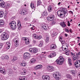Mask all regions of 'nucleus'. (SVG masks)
Instances as JSON below:
<instances>
[{"label": "nucleus", "mask_w": 80, "mask_h": 80, "mask_svg": "<svg viewBox=\"0 0 80 80\" xmlns=\"http://www.w3.org/2000/svg\"><path fill=\"white\" fill-rule=\"evenodd\" d=\"M68 12L67 11H58L57 12V15L59 18H64L65 16H66V14H67L66 16L68 15V13H67Z\"/></svg>", "instance_id": "nucleus-1"}, {"label": "nucleus", "mask_w": 80, "mask_h": 80, "mask_svg": "<svg viewBox=\"0 0 80 80\" xmlns=\"http://www.w3.org/2000/svg\"><path fill=\"white\" fill-rule=\"evenodd\" d=\"M65 59L63 58L62 56H60L55 61V62L58 65H62Z\"/></svg>", "instance_id": "nucleus-2"}, {"label": "nucleus", "mask_w": 80, "mask_h": 80, "mask_svg": "<svg viewBox=\"0 0 80 80\" xmlns=\"http://www.w3.org/2000/svg\"><path fill=\"white\" fill-rule=\"evenodd\" d=\"M9 36L6 32H2L1 35V38L2 40H6L8 38Z\"/></svg>", "instance_id": "nucleus-3"}, {"label": "nucleus", "mask_w": 80, "mask_h": 80, "mask_svg": "<svg viewBox=\"0 0 80 80\" xmlns=\"http://www.w3.org/2000/svg\"><path fill=\"white\" fill-rule=\"evenodd\" d=\"M53 77L56 80H59L61 78V75L58 72H55L53 74Z\"/></svg>", "instance_id": "nucleus-4"}, {"label": "nucleus", "mask_w": 80, "mask_h": 80, "mask_svg": "<svg viewBox=\"0 0 80 80\" xmlns=\"http://www.w3.org/2000/svg\"><path fill=\"white\" fill-rule=\"evenodd\" d=\"M54 5V4L52 3L51 5H50L48 6V11L49 13L52 12H53V6Z\"/></svg>", "instance_id": "nucleus-5"}, {"label": "nucleus", "mask_w": 80, "mask_h": 80, "mask_svg": "<svg viewBox=\"0 0 80 80\" xmlns=\"http://www.w3.org/2000/svg\"><path fill=\"white\" fill-rule=\"evenodd\" d=\"M30 54L26 52L24 54L23 58L25 60L28 59L30 58Z\"/></svg>", "instance_id": "nucleus-6"}, {"label": "nucleus", "mask_w": 80, "mask_h": 80, "mask_svg": "<svg viewBox=\"0 0 80 80\" xmlns=\"http://www.w3.org/2000/svg\"><path fill=\"white\" fill-rule=\"evenodd\" d=\"M0 7L2 8H5V2L3 0H0Z\"/></svg>", "instance_id": "nucleus-7"}, {"label": "nucleus", "mask_w": 80, "mask_h": 80, "mask_svg": "<svg viewBox=\"0 0 80 80\" xmlns=\"http://www.w3.org/2000/svg\"><path fill=\"white\" fill-rule=\"evenodd\" d=\"M79 64V65H78ZM74 65L75 66H76L77 65H78L75 66L76 68H80V60H79L78 61H77L75 62L74 63Z\"/></svg>", "instance_id": "nucleus-8"}, {"label": "nucleus", "mask_w": 80, "mask_h": 80, "mask_svg": "<svg viewBox=\"0 0 80 80\" xmlns=\"http://www.w3.org/2000/svg\"><path fill=\"white\" fill-rule=\"evenodd\" d=\"M33 37L34 38H36V39H41L42 38V36H38V35H37L35 34H33Z\"/></svg>", "instance_id": "nucleus-9"}, {"label": "nucleus", "mask_w": 80, "mask_h": 80, "mask_svg": "<svg viewBox=\"0 0 80 80\" xmlns=\"http://www.w3.org/2000/svg\"><path fill=\"white\" fill-rule=\"evenodd\" d=\"M56 56V53L55 52H52L51 53L50 55L48 56L49 58H52V57H54Z\"/></svg>", "instance_id": "nucleus-10"}, {"label": "nucleus", "mask_w": 80, "mask_h": 80, "mask_svg": "<svg viewBox=\"0 0 80 80\" xmlns=\"http://www.w3.org/2000/svg\"><path fill=\"white\" fill-rule=\"evenodd\" d=\"M42 27V29L44 30H47L48 29V26L47 25L44 24Z\"/></svg>", "instance_id": "nucleus-11"}, {"label": "nucleus", "mask_w": 80, "mask_h": 80, "mask_svg": "<svg viewBox=\"0 0 80 80\" xmlns=\"http://www.w3.org/2000/svg\"><path fill=\"white\" fill-rule=\"evenodd\" d=\"M14 42L15 43V46L16 47H17L18 45H19V40L18 39H16L14 40Z\"/></svg>", "instance_id": "nucleus-12"}, {"label": "nucleus", "mask_w": 80, "mask_h": 80, "mask_svg": "<svg viewBox=\"0 0 80 80\" xmlns=\"http://www.w3.org/2000/svg\"><path fill=\"white\" fill-rule=\"evenodd\" d=\"M42 78L43 80H49L50 77L48 76L43 75L42 77Z\"/></svg>", "instance_id": "nucleus-13"}, {"label": "nucleus", "mask_w": 80, "mask_h": 80, "mask_svg": "<svg viewBox=\"0 0 80 80\" xmlns=\"http://www.w3.org/2000/svg\"><path fill=\"white\" fill-rule=\"evenodd\" d=\"M21 14L22 15H26L27 14L28 12L26 10H21Z\"/></svg>", "instance_id": "nucleus-14"}, {"label": "nucleus", "mask_w": 80, "mask_h": 80, "mask_svg": "<svg viewBox=\"0 0 80 80\" xmlns=\"http://www.w3.org/2000/svg\"><path fill=\"white\" fill-rule=\"evenodd\" d=\"M20 21L19 20L18 21L17 25L18 27V29L19 30H20L21 28H22V25H21V23H20Z\"/></svg>", "instance_id": "nucleus-15"}, {"label": "nucleus", "mask_w": 80, "mask_h": 80, "mask_svg": "<svg viewBox=\"0 0 80 80\" xmlns=\"http://www.w3.org/2000/svg\"><path fill=\"white\" fill-rule=\"evenodd\" d=\"M50 48L51 50H53L54 49H55V48H57V46H56V45L55 44H53L50 45Z\"/></svg>", "instance_id": "nucleus-16"}, {"label": "nucleus", "mask_w": 80, "mask_h": 80, "mask_svg": "<svg viewBox=\"0 0 80 80\" xmlns=\"http://www.w3.org/2000/svg\"><path fill=\"white\" fill-rule=\"evenodd\" d=\"M48 70L49 72H53V71H54L55 69L53 66H49Z\"/></svg>", "instance_id": "nucleus-17"}, {"label": "nucleus", "mask_w": 80, "mask_h": 80, "mask_svg": "<svg viewBox=\"0 0 80 80\" xmlns=\"http://www.w3.org/2000/svg\"><path fill=\"white\" fill-rule=\"evenodd\" d=\"M48 15V13L47 12L45 11L43 12L42 14V16L41 17V18H44L43 17H45V16H47Z\"/></svg>", "instance_id": "nucleus-18"}, {"label": "nucleus", "mask_w": 80, "mask_h": 80, "mask_svg": "<svg viewBox=\"0 0 80 80\" xmlns=\"http://www.w3.org/2000/svg\"><path fill=\"white\" fill-rule=\"evenodd\" d=\"M60 25L62 27L64 28V27H66V24H65V22H60Z\"/></svg>", "instance_id": "nucleus-19"}, {"label": "nucleus", "mask_w": 80, "mask_h": 80, "mask_svg": "<svg viewBox=\"0 0 80 80\" xmlns=\"http://www.w3.org/2000/svg\"><path fill=\"white\" fill-rule=\"evenodd\" d=\"M30 6L32 8H34V10H35V9H36V8H35L36 6H35V4H34V3H31Z\"/></svg>", "instance_id": "nucleus-20"}, {"label": "nucleus", "mask_w": 80, "mask_h": 80, "mask_svg": "<svg viewBox=\"0 0 80 80\" xmlns=\"http://www.w3.org/2000/svg\"><path fill=\"white\" fill-rule=\"evenodd\" d=\"M72 60L73 61H75V60L77 61V60H78V56H75L72 57Z\"/></svg>", "instance_id": "nucleus-21"}, {"label": "nucleus", "mask_w": 80, "mask_h": 80, "mask_svg": "<svg viewBox=\"0 0 80 80\" xmlns=\"http://www.w3.org/2000/svg\"><path fill=\"white\" fill-rule=\"evenodd\" d=\"M0 72L1 73L3 74H5V70L3 69L2 68H0Z\"/></svg>", "instance_id": "nucleus-22"}, {"label": "nucleus", "mask_w": 80, "mask_h": 80, "mask_svg": "<svg viewBox=\"0 0 80 80\" xmlns=\"http://www.w3.org/2000/svg\"><path fill=\"white\" fill-rule=\"evenodd\" d=\"M42 66L41 65H38L35 67V70H38V69L42 68Z\"/></svg>", "instance_id": "nucleus-23"}, {"label": "nucleus", "mask_w": 80, "mask_h": 80, "mask_svg": "<svg viewBox=\"0 0 80 80\" xmlns=\"http://www.w3.org/2000/svg\"><path fill=\"white\" fill-rule=\"evenodd\" d=\"M5 22L3 21L0 20V27H2L4 25Z\"/></svg>", "instance_id": "nucleus-24"}, {"label": "nucleus", "mask_w": 80, "mask_h": 80, "mask_svg": "<svg viewBox=\"0 0 80 80\" xmlns=\"http://www.w3.org/2000/svg\"><path fill=\"white\" fill-rule=\"evenodd\" d=\"M18 80H27L26 77L25 76H20L19 77Z\"/></svg>", "instance_id": "nucleus-25"}, {"label": "nucleus", "mask_w": 80, "mask_h": 80, "mask_svg": "<svg viewBox=\"0 0 80 80\" xmlns=\"http://www.w3.org/2000/svg\"><path fill=\"white\" fill-rule=\"evenodd\" d=\"M32 52L34 53H36L38 52V49L35 48H32Z\"/></svg>", "instance_id": "nucleus-26"}, {"label": "nucleus", "mask_w": 80, "mask_h": 80, "mask_svg": "<svg viewBox=\"0 0 80 80\" xmlns=\"http://www.w3.org/2000/svg\"><path fill=\"white\" fill-rule=\"evenodd\" d=\"M45 53H46V52H42V53L40 55V57L41 58H43V57H45Z\"/></svg>", "instance_id": "nucleus-27"}, {"label": "nucleus", "mask_w": 80, "mask_h": 80, "mask_svg": "<svg viewBox=\"0 0 80 80\" xmlns=\"http://www.w3.org/2000/svg\"><path fill=\"white\" fill-rule=\"evenodd\" d=\"M10 27L12 30H15L17 28V24H15L14 25H11Z\"/></svg>", "instance_id": "nucleus-28"}, {"label": "nucleus", "mask_w": 80, "mask_h": 80, "mask_svg": "<svg viewBox=\"0 0 80 80\" xmlns=\"http://www.w3.org/2000/svg\"><path fill=\"white\" fill-rule=\"evenodd\" d=\"M67 77L68 79H69L70 80H72V77L69 74H67Z\"/></svg>", "instance_id": "nucleus-29"}, {"label": "nucleus", "mask_w": 80, "mask_h": 80, "mask_svg": "<svg viewBox=\"0 0 80 80\" xmlns=\"http://www.w3.org/2000/svg\"><path fill=\"white\" fill-rule=\"evenodd\" d=\"M70 72L71 74H72L73 76H75V71L72 70L70 71Z\"/></svg>", "instance_id": "nucleus-30"}, {"label": "nucleus", "mask_w": 80, "mask_h": 80, "mask_svg": "<svg viewBox=\"0 0 80 80\" xmlns=\"http://www.w3.org/2000/svg\"><path fill=\"white\" fill-rule=\"evenodd\" d=\"M25 43L26 45H28L30 43V41H29V39L28 38H26V40H25Z\"/></svg>", "instance_id": "nucleus-31"}, {"label": "nucleus", "mask_w": 80, "mask_h": 80, "mask_svg": "<svg viewBox=\"0 0 80 80\" xmlns=\"http://www.w3.org/2000/svg\"><path fill=\"white\" fill-rule=\"evenodd\" d=\"M26 73H27V70L25 69L23 71H22L20 73V74L22 75H25L26 74Z\"/></svg>", "instance_id": "nucleus-32"}, {"label": "nucleus", "mask_w": 80, "mask_h": 80, "mask_svg": "<svg viewBox=\"0 0 80 80\" xmlns=\"http://www.w3.org/2000/svg\"><path fill=\"white\" fill-rule=\"evenodd\" d=\"M6 44L7 45V47H6L7 49H9L10 47V43L9 42H6Z\"/></svg>", "instance_id": "nucleus-33"}, {"label": "nucleus", "mask_w": 80, "mask_h": 80, "mask_svg": "<svg viewBox=\"0 0 80 80\" xmlns=\"http://www.w3.org/2000/svg\"><path fill=\"white\" fill-rule=\"evenodd\" d=\"M15 24H17V23H16L15 21H12L9 23V24L11 25H14Z\"/></svg>", "instance_id": "nucleus-34"}, {"label": "nucleus", "mask_w": 80, "mask_h": 80, "mask_svg": "<svg viewBox=\"0 0 80 80\" xmlns=\"http://www.w3.org/2000/svg\"><path fill=\"white\" fill-rule=\"evenodd\" d=\"M15 24H17V23H16L15 21H12L9 23V24L11 25H14Z\"/></svg>", "instance_id": "nucleus-35"}, {"label": "nucleus", "mask_w": 80, "mask_h": 80, "mask_svg": "<svg viewBox=\"0 0 80 80\" xmlns=\"http://www.w3.org/2000/svg\"><path fill=\"white\" fill-rule=\"evenodd\" d=\"M20 65L22 67H25L27 65V63L26 62H24L22 63H20Z\"/></svg>", "instance_id": "nucleus-36"}, {"label": "nucleus", "mask_w": 80, "mask_h": 80, "mask_svg": "<svg viewBox=\"0 0 80 80\" xmlns=\"http://www.w3.org/2000/svg\"><path fill=\"white\" fill-rule=\"evenodd\" d=\"M50 37L48 36H46V39L45 41L46 43H48L49 42V39L48 38H49Z\"/></svg>", "instance_id": "nucleus-37"}, {"label": "nucleus", "mask_w": 80, "mask_h": 80, "mask_svg": "<svg viewBox=\"0 0 80 80\" xmlns=\"http://www.w3.org/2000/svg\"><path fill=\"white\" fill-rule=\"evenodd\" d=\"M4 14V13L3 12V11H0V18H2V17H3Z\"/></svg>", "instance_id": "nucleus-38"}, {"label": "nucleus", "mask_w": 80, "mask_h": 80, "mask_svg": "<svg viewBox=\"0 0 80 80\" xmlns=\"http://www.w3.org/2000/svg\"><path fill=\"white\" fill-rule=\"evenodd\" d=\"M68 63L70 65H72V60L71 59L69 58L68 59Z\"/></svg>", "instance_id": "nucleus-39"}, {"label": "nucleus", "mask_w": 80, "mask_h": 80, "mask_svg": "<svg viewBox=\"0 0 80 80\" xmlns=\"http://www.w3.org/2000/svg\"><path fill=\"white\" fill-rule=\"evenodd\" d=\"M8 75L10 76H12L13 75V72L12 70L11 71H9L8 72Z\"/></svg>", "instance_id": "nucleus-40"}, {"label": "nucleus", "mask_w": 80, "mask_h": 80, "mask_svg": "<svg viewBox=\"0 0 80 80\" xmlns=\"http://www.w3.org/2000/svg\"><path fill=\"white\" fill-rule=\"evenodd\" d=\"M51 34L53 36H56V35H57V33L55 32H52V31H51Z\"/></svg>", "instance_id": "nucleus-41"}, {"label": "nucleus", "mask_w": 80, "mask_h": 80, "mask_svg": "<svg viewBox=\"0 0 80 80\" xmlns=\"http://www.w3.org/2000/svg\"><path fill=\"white\" fill-rule=\"evenodd\" d=\"M53 20L52 18H51L49 16L47 18V20L50 22V21H52Z\"/></svg>", "instance_id": "nucleus-42"}, {"label": "nucleus", "mask_w": 80, "mask_h": 80, "mask_svg": "<svg viewBox=\"0 0 80 80\" xmlns=\"http://www.w3.org/2000/svg\"><path fill=\"white\" fill-rule=\"evenodd\" d=\"M35 62H36V59L34 58L32 59L31 60V63H34Z\"/></svg>", "instance_id": "nucleus-43"}, {"label": "nucleus", "mask_w": 80, "mask_h": 80, "mask_svg": "<svg viewBox=\"0 0 80 80\" xmlns=\"http://www.w3.org/2000/svg\"><path fill=\"white\" fill-rule=\"evenodd\" d=\"M18 58H17V57L16 56H14L13 57V59H12V61L14 62L15 61V60H17Z\"/></svg>", "instance_id": "nucleus-44"}, {"label": "nucleus", "mask_w": 80, "mask_h": 80, "mask_svg": "<svg viewBox=\"0 0 80 80\" xmlns=\"http://www.w3.org/2000/svg\"><path fill=\"white\" fill-rule=\"evenodd\" d=\"M49 17L51 18L53 20L54 19V18H55V16L52 14L50 15Z\"/></svg>", "instance_id": "nucleus-45"}, {"label": "nucleus", "mask_w": 80, "mask_h": 80, "mask_svg": "<svg viewBox=\"0 0 80 80\" xmlns=\"http://www.w3.org/2000/svg\"><path fill=\"white\" fill-rule=\"evenodd\" d=\"M41 4H42V2H41V1H38V2H37L38 6L40 5H42Z\"/></svg>", "instance_id": "nucleus-46"}, {"label": "nucleus", "mask_w": 80, "mask_h": 80, "mask_svg": "<svg viewBox=\"0 0 80 80\" xmlns=\"http://www.w3.org/2000/svg\"><path fill=\"white\" fill-rule=\"evenodd\" d=\"M70 54L71 57H74L75 56V53H74L71 52Z\"/></svg>", "instance_id": "nucleus-47"}, {"label": "nucleus", "mask_w": 80, "mask_h": 80, "mask_svg": "<svg viewBox=\"0 0 80 80\" xmlns=\"http://www.w3.org/2000/svg\"><path fill=\"white\" fill-rule=\"evenodd\" d=\"M55 23V21L54 20L52 21L51 22V25H54Z\"/></svg>", "instance_id": "nucleus-48"}, {"label": "nucleus", "mask_w": 80, "mask_h": 80, "mask_svg": "<svg viewBox=\"0 0 80 80\" xmlns=\"http://www.w3.org/2000/svg\"><path fill=\"white\" fill-rule=\"evenodd\" d=\"M69 53H70V52H69V51H67L66 52H65L66 55H69Z\"/></svg>", "instance_id": "nucleus-49"}, {"label": "nucleus", "mask_w": 80, "mask_h": 80, "mask_svg": "<svg viewBox=\"0 0 80 80\" xmlns=\"http://www.w3.org/2000/svg\"><path fill=\"white\" fill-rule=\"evenodd\" d=\"M59 41H60V42H62V37H59Z\"/></svg>", "instance_id": "nucleus-50"}, {"label": "nucleus", "mask_w": 80, "mask_h": 80, "mask_svg": "<svg viewBox=\"0 0 80 80\" xmlns=\"http://www.w3.org/2000/svg\"><path fill=\"white\" fill-rule=\"evenodd\" d=\"M5 57V60H8L9 57L8 56H6Z\"/></svg>", "instance_id": "nucleus-51"}, {"label": "nucleus", "mask_w": 80, "mask_h": 80, "mask_svg": "<svg viewBox=\"0 0 80 80\" xmlns=\"http://www.w3.org/2000/svg\"><path fill=\"white\" fill-rule=\"evenodd\" d=\"M29 50L30 53H32V51H33V48H30Z\"/></svg>", "instance_id": "nucleus-52"}, {"label": "nucleus", "mask_w": 80, "mask_h": 80, "mask_svg": "<svg viewBox=\"0 0 80 80\" xmlns=\"http://www.w3.org/2000/svg\"><path fill=\"white\" fill-rule=\"evenodd\" d=\"M65 31L67 33H69V30H68V29L65 28Z\"/></svg>", "instance_id": "nucleus-53"}, {"label": "nucleus", "mask_w": 80, "mask_h": 80, "mask_svg": "<svg viewBox=\"0 0 80 80\" xmlns=\"http://www.w3.org/2000/svg\"><path fill=\"white\" fill-rule=\"evenodd\" d=\"M3 47V44L2 43H0V49L2 48V47Z\"/></svg>", "instance_id": "nucleus-54"}, {"label": "nucleus", "mask_w": 80, "mask_h": 80, "mask_svg": "<svg viewBox=\"0 0 80 80\" xmlns=\"http://www.w3.org/2000/svg\"><path fill=\"white\" fill-rule=\"evenodd\" d=\"M62 44H64L65 43V41L62 40L61 42Z\"/></svg>", "instance_id": "nucleus-55"}, {"label": "nucleus", "mask_w": 80, "mask_h": 80, "mask_svg": "<svg viewBox=\"0 0 80 80\" xmlns=\"http://www.w3.org/2000/svg\"><path fill=\"white\" fill-rule=\"evenodd\" d=\"M68 27H70V22L69 21H68Z\"/></svg>", "instance_id": "nucleus-56"}, {"label": "nucleus", "mask_w": 80, "mask_h": 80, "mask_svg": "<svg viewBox=\"0 0 80 80\" xmlns=\"http://www.w3.org/2000/svg\"><path fill=\"white\" fill-rule=\"evenodd\" d=\"M39 42L40 44H42L43 45V41L42 40L40 41Z\"/></svg>", "instance_id": "nucleus-57"}, {"label": "nucleus", "mask_w": 80, "mask_h": 80, "mask_svg": "<svg viewBox=\"0 0 80 80\" xmlns=\"http://www.w3.org/2000/svg\"><path fill=\"white\" fill-rule=\"evenodd\" d=\"M26 38H25V37H23L22 38V40H24V41H25V40L26 39Z\"/></svg>", "instance_id": "nucleus-58"}, {"label": "nucleus", "mask_w": 80, "mask_h": 80, "mask_svg": "<svg viewBox=\"0 0 80 80\" xmlns=\"http://www.w3.org/2000/svg\"><path fill=\"white\" fill-rule=\"evenodd\" d=\"M69 13H70L72 14V15H73V12L72 11H69L68 12Z\"/></svg>", "instance_id": "nucleus-59"}, {"label": "nucleus", "mask_w": 80, "mask_h": 80, "mask_svg": "<svg viewBox=\"0 0 80 80\" xmlns=\"http://www.w3.org/2000/svg\"><path fill=\"white\" fill-rule=\"evenodd\" d=\"M69 32L71 33H73V31H72V29L70 28L69 29Z\"/></svg>", "instance_id": "nucleus-60"}, {"label": "nucleus", "mask_w": 80, "mask_h": 80, "mask_svg": "<svg viewBox=\"0 0 80 80\" xmlns=\"http://www.w3.org/2000/svg\"><path fill=\"white\" fill-rule=\"evenodd\" d=\"M2 60H4V59H5V57L3 56H2Z\"/></svg>", "instance_id": "nucleus-61"}, {"label": "nucleus", "mask_w": 80, "mask_h": 80, "mask_svg": "<svg viewBox=\"0 0 80 80\" xmlns=\"http://www.w3.org/2000/svg\"><path fill=\"white\" fill-rule=\"evenodd\" d=\"M10 5L9 4H8L7 5V7H8V8H9V7H10Z\"/></svg>", "instance_id": "nucleus-62"}, {"label": "nucleus", "mask_w": 80, "mask_h": 80, "mask_svg": "<svg viewBox=\"0 0 80 80\" xmlns=\"http://www.w3.org/2000/svg\"><path fill=\"white\" fill-rule=\"evenodd\" d=\"M66 50H67V48H62V50L63 51H66Z\"/></svg>", "instance_id": "nucleus-63"}, {"label": "nucleus", "mask_w": 80, "mask_h": 80, "mask_svg": "<svg viewBox=\"0 0 80 80\" xmlns=\"http://www.w3.org/2000/svg\"><path fill=\"white\" fill-rule=\"evenodd\" d=\"M42 45H43V44H40L39 45V47H42Z\"/></svg>", "instance_id": "nucleus-64"}]
</instances>
